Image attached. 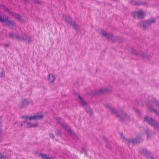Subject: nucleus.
I'll return each instance as SVG.
<instances>
[{
  "mask_svg": "<svg viewBox=\"0 0 159 159\" xmlns=\"http://www.w3.org/2000/svg\"><path fill=\"white\" fill-rule=\"evenodd\" d=\"M49 136L52 139H53L54 138V135L53 134H49Z\"/></svg>",
  "mask_w": 159,
  "mask_h": 159,
  "instance_id": "29",
  "label": "nucleus"
},
{
  "mask_svg": "<svg viewBox=\"0 0 159 159\" xmlns=\"http://www.w3.org/2000/svg\"><path fill=\"white\" fill-rule=\"evenodd\" d=\"M146 134L147 138L148 139H150L151 138V135L152 134L150 130L147 131Z\"/></svg>",
  "mask_w": 159,
  "mask_h": 159,
  "instance_id": "23",
  "label": "nucleus"
},
{
  "mask_svg": "<svg viewBox=\"0 0 159 159\" xmlns=\"http://www.w3.org/2000/svg\"><path fill=\"white\" fill-rule=\"evenodd\" d=\"M101 33L103 36L105 37L109 40H113L114 39V37L111 34L107 33L104 30L102 31Z\"/></svg>",
  "mask_w": 159,
  "mask_h": 159,
  "instance_id": "14",
  "label": "nucleus"
},
{
  "mask_svg": "<svg viewBox=\"0 0 159 159\" xmlns=\"http://www.w3.org/2000/svg\"><path fill=\"white\" fill-rule=\"evenodd\" d=\"M38 125L37 124H32L30 122L27 123V126L28 128H30L31 127H35L37 126Z\"/></svg>",
  "mask_w": 159,
  "mask_h": 159,
  "instance_id": "21",
  "label": "nucleus"
},
{
  "mask_svg": "<svg viewBox=\"0 0 159 159\" xmlns=\"http://www.w3.org/2000/svg\"><path fill=\"white\" fill-rule=\"evenodd\" d=\"M20 125L21 126H22L23 125V124L22 123H21L20 124Z\"/></svg>",
  "mask_w": 159,
  "mask_h": 159,
  "instance_id": "32",
  "label": "nucleus"
},
{
  "mask_svg": "<svg viewBox=\"0 0 159 159\" xmlns=\"http://www.w3.org/2000/svg\"><path fill=\"white\" fill-rule=\"evenodd\" d=\"M3 9L5 11H7L10 15L11 14H12V12L10 11V10L7 7H3Z\"/></svg>",
  "mask_w": 159,
  "mask_h": 159,
  "instance_id": "24",
  "label": "nucleus"
},
{
  "mask_svg": "<svg viewBox=\"0 0 159 159\" xmlns=\"http://www.w3.org/2000/svg\"><path fill=\"white\" fill-rule=\"evenodd\" d=\"M65 21L69 24H70L75 29L78 30L79 29L80 26L76 24L74 22H72V19L69 16H65Z\"/></svg>",
  "mask_w": 159,
  "mask_h": 159,
  "instance_id": "11",
  "label": "nucleus"
},
{
  "mask_svg": "<svg viewBox=\"0 0 159 159\" xmlns=\"http://www.w3.org/2000/svg\"><path fill=\"white\" fill-rule=\"evenodd\" d=\"M48 77L49 82L51 83H53L56 79L55 76L53 74L51 75L50 74H49Z\"/></svg>",
  "mask_w": 159,
  "mask_h": 159,
  "instance_id": "19",
  "label": "nucleus"
},
{
  "mask_svg": "<svg viewBox=\"0 0 159 159\" xmlns=\"http://www.w3.org/2000/svg\"><path fill=\"white\" fill-rule=\"evenodd\" d=\"M147 106L150 111L154 112L159 117V102L155 99H153L149 102Z\"/></svg>",
  "mask_w": 159,
  "mask_h": 159,
  "instance_id": "4",
  "label": "nucleus"
},
{
  "mask_svg": "<svg viewBox=\"0 0 159 159\" xmlns=\"http://www.w3.org/2000/svg\"><path fill=\"white\" fill-rule=\"evenodd\" d=\"M7 156L0 152V159H6Z\"/></svg>",
  "mask_w": 159,
  "mask_h": 159,
  "instance_id": "25",
  "label": "nucleus"
},
{
  "mask_svg": "<svg viewBox=\"0 0 159 159\" xmlns=\"http://www.w3.org/2000/svg\"><path fill=\"white\" fill-rule=\"evenodd\" d=\"M11 15L15 18L19 20H20L21 18V16L18 14L14 13L13 12L12 13Z\"/></svg>",
  "mask_w": 159,
  "mask_h": 159,
  "instance_id": "20",
  "label": "nucleus"
},
{
  "mask_svg": "<svg viewBox=\"0 0 159 159\" xmlns=\"http://www.w3.org/2000/svg\"><path fill=\"white\" fill-rule=\"evenodd\" d=\"M3 75V73H2V74H1V76L2 77V75Z\"/></svg>",
  "mask_w": 159,
  "mask_h": 159,
  "instance_id": "34",
  "label": "nucleus"
},
{
  "mask_svg": "<svg viewBox=\"0 0 159 159\" xmlns=\"http://www.w3.org/2000/svg\"><path fill=\"white\" fill-rule=\"evenodd\" d=\"M78 98L80 103L85 108L86 111L89 114L90 116H92V110L87 103L80 95H79Z\"/></svg>",
  "mask_w": 159,
  "mask_h": 159,
  "instance_id": "9",
  "label": "nucleus"
},
{
  "mask_svg": "<svg viewBox=\"0 0 159 159\" xmlns=\"http://www.w3.org/2000/svg\"><path fill=\"white\" fill-rule=\"evenodd\" d=\"M59 123L65 130L67 131L68 133H70V135L73 138L75 139H78V138L76 134L71 130L70 127L62 122L59 121Z\"/></svg>",
  "mask_w": 159,
  "mask_h": 159,
  "instance_id": "8",
  "label": "nucleus"
},
{
  "mask_svg": "<svg viewBox=\"0 0 159 159\" xmlns=\"http://www.w3.org/2000/svg\"><path fill=\"white\" fill-rule=\"evenodd\" d=\"M130 52L132 53H134V54H136V55H138V54H137V53L135 51V50L134 49H133V48H131V49H130Z\"/></svg>",
  "mask_w": 159,
  "mask_h": 159,
  "instance_id": "26",
  "label": "nucleus"
},
{
  "mask_svg": "<svg viewBox=\"0 0 159 159\" xmlns=\"http://www.w3.org/2000/svg\"><path fill=\"white\" fill-rule=\"evenodd\" d=\"M23 123H25V122H23Z\"/></svg>",
  "mask_w": 159,
  "mask_h": 159,
  "instance_id": "38",
  "label": "nucleus"
},
{
  "mask_svg": "<svg viewBox=\"0 0 159 159\" xmlns=\"http://www.w3.org/2000/svg\"><path fill=\"white\" fill-rule=\"evenodd\" d=\"M141 153L144 154L149 159H154L150 155L149 152L146 149H143L141 152Z\"/></svg>",
  "mask_w": 159,
  "mask_h": 159,
  "instance_id": "15",
  "label": "nucleus"
},
{
  "mask_svg": "<svg viewBox=\"0 0 159 159\" xmlns=\"http://www.w3.org/2000/svg\"><path fill=\"white\" fill-rule=\"evenodd\" d=\"M129 2L133 5H145L146 4V3L145 2H136L134 0H129Z\"/></svg>",
  "mask_w": 159,
  "mask_h": 159,
  "instance_id": "16",
  "label": "nucleus"
},
{
  "mask_svg": "<svg viewBox=\"0 0 159 159\" xmlns=\"http://www.w3.org/2000/svg\"><path fill=\"white\" fill-rule=\"evenodd\" d=\"M67 20H69V19H68V18H67Z\"/></svg>",
  "mask_w": 159,
  "mask_h": 159,
  "instance_id": "36",
  "label": "nucleus"
},
{
  "mask_svg": "<svg viewBox=\"0 0 159 159\" xmlns=\"http://www.w3.org/2000/svg\"><path fill=\"white\" fill-rule=\"evenodd\" d=\"M104 106L110 111L112 113L115 114L122 121H129L131 119V118L130 116L128 115L125 112L122 110L119 113H118L116 112L115 108L111 107L107 103L105 104H104Z\"/></svg>",
  "mask_w": 159,
  "mask_h": 159,
  "instance_id": "1",
  "label": "nucleus"
},
{
  "mask_svg": "<svg viewBox=\"0 0 159 159\" xmlns=\"http://www.w3.org/2000/svg\"><path fill=\"white\" fill-rule=\"evenodd\" d=\"M159 17V16H158Z\"/></svg>",
  "mask_w": 159,
  "mask_h": 159,
  "instance_id": "39",
  "label": "nucleus"
},
{
  "mask_svg": "<svg viewBox=\"0 0 159 159\" xmlns=\"http://www.w3.org/2000/svg\"><path fill=\"white\" fill-rule=\"evenodd\" d=\"M9 37L11 39H16L20 41H27L30 42L32 41V37L29 35H26L25 34L19 35L14 34L12 32H11L9 34Z\"/></svg>",
  "mask_w": 159,
  "mask_h": 159,
  "instance_id": "3",
  "label": "nucleus"
},
{
  "mask_svg": "<svg viewBox=\"0 0 159 159\" xmlns=\"http://www.w3.org/2000/svg\"><path fill=\"white\" fill-rule=\"evenodd\" d=\"M156 21L155 19L153 18L143 22V26L144 28H148Z\"/></svg>",
  "mask_w": 159,
  "mask_h": 159,
  "instance_id": "10",
  "label": "nucleus"
},
{
  "mask_svg": "<svg viewBox=\"0 0 159 159\" xmlns=\"http://www.w3.org/2000/svg\"><path fill=\"white\" fill-rule=\"evenodd\" d=\"M104 106L110 111L112 113L115 114L122 121H129L131 119V118L130 116L128 115L125 112L122 110L119 113H118L116 112L115 108L111 107L107 103L105 104H104Z\"/></svg>",
  "mask_w": 159,
  "mask_h": 159,
  "instance_id": "2",
  "label": "nucleus"
},
{
  "mask_svg": "<svg viewBox=\"0 0 159 159\" xmlns=\"http://www.w3.org/2000/svg\"><path fill=\"white\" fill-rule=\"evenodd\" d=\"M8 18V17L7 16H3V18L0 16V21L5 23V25L8 26L9 28L12 30L16 29L17 27V26L15 21L9 20Z\"/></svg>",
  "mask_w": 159,
  "mask_h": 159,
  "instance_id": "5",
  "label": "nucleus"
},
{
  "mask_svg": "<svg viewBox=\"0 0 159 159\" xmlns=\"http://www.w3.org/2000/svg\"><path fill=\"white\" fill-rule=\"evenodd\" d=\"M108 91V90L106 89H101L95 91V94L96 95H99L100 94L107 92Z\"/></svg>",
  "mask_w": 159,
  "mask_h": 159,
  "instance_id": "18",
  "label": "nucleus"
},
{
  "mask_svg": "<svg viewBox=\"0 0 159 159\" xmlns=\"http://www.w3.org/2000/svg\"><path fill=\"white\" fill-rule=\"evenodd\" d=\"M40 157L43 159H52L49 156L40 153Z\"/></svg>",
  "mask_w": 159,
  "mask_h": 159,
  "instance_id": "22",
  "label": "nucleus"
},
{
  "mask_svg": "<svg viewBox=\"0 0 159 159\" xmlns=\"http://www.w3.org/2000/svg\"><path fill=\"white\" fill-rule=\"evenodd\" d=\"M56 133L57 136H59L61 134V133L58 129H57L56 131Z\"/></svg>",
  "mask_w": 159,
  "mask_h": 159,
  "instance_id": "28",
  "label": "nucleus"
},
{
  "mask_svg": "<svg viewBox=\"0 0 159 159\" xmlns=\"http://www.w3.org/2000/svg\"><path fill=\"white\" fill-rule=\"evenodd\" d=\"M43 117V114H40V119L42 118Z\"/></svg>",
  "mask_w": 159,
  "mask_h": 159,
  "instance_id": "31",
  "label": "nucleus"
},
{
  "mask_svg": "<svg viewBox=\"0 0 159 159\" xmlns=\"http://www.w3.org/2000/svg\"><path fill=\"white\" fill-rule=\"evenodd\" d=\"M4 47L5 48H8L10 46V43H5L3 44Z\"/></svg>",
  "mask_w": 159,
  "mask_h": 159,
  "instance_id": "27",
  "label": "nucleus"
},
{
  "mask_svg": "<svg viewBox=\"0 0 159 159\" xmlns=\"http://www.w3.org/2000/svg\"><path fill=\"white\" fill-rule=\"evenodd\" d=\"M132 15L135 19H142L144 18L145 16L144 12L141 10L132 12Z\"/></svg>",
  "mask_w": 159,
  "mask_h": 159,
  "instance_id": "12",
  "label": "nucleus"
},
{
  "mask_svg": "<svg viewBox=\"0 0 159 159\" xmlns=\"http://www.w3.org/2000/svg\"><path fill=\"white\" fill-rule=\"evenodd\" d=\"M135 111H137V109H135Z\"/></svg>",
  "mask_w": 159,
  "mask_h": 159,
  "instance_id": "35",
  "label": "nucleus"
},
{
  "mask_svg": "<svg viewBox=\"0 0 159 159\" xmlns=\"http://www.w3.org/2000/svg\"><path fill=\"white\" fill-rule=\"evenodd\" d=\"M121 138L124 140L125 142L128 144L132 143L133 144H137L142 141L141 138H138L135 139L125 138L123 134H121Z\"/></svg>",
  "mask_w": 159,
  "mask_h": 159,
  "instance_id": "7",
  "label": "nucleus"
},
{
  "mask_svg": "<svg viewBox=\"0 0 159 159\" xmlns=\"http://www.w3.org/2000/svg\"><path fill=\"white\" fill-rule=\"evenodd\" d=\"M84 148H83L82 151H84Z\"/></svg>",
  "mask_w": 159,
  "mask_h": 159,
  "instance_id": "33",
  "label": "nucleus"
},
{
  "mask_svg": "<svg viewBox=\"0 0 159 159\" xmlns=\"http://www.w3.org/2000/svg\"><path fill=\"white\" fill-rule=\"evenodd\" d=\"M30 104L29 102L26 99H23L21 102V105L20 107L21 108L26 107Z\"/></svg>",
  "mask_w": 159,
  "mask_h": 159,
  "instance_id": "17",
  "label": "nucleus"
},
{
  "mask_svg": "<svg viewBox=\"0 0 159 159\" xmlns=\"http://www.w3.org/2000/svg\"><path fill=\"white\" fill-rule=\"evenodd\" d=\"M144 121L151 125L152 126L159 131V123L155 119L148 116H145L144 119Z\"/></svg>",
  "mask_w": 159,
  "mask_h": 159,
  "instance_id": "6",
  "label": "nucleus"
},
{
  "mask_svg": "<svg viewBox=\"0 0 159 159\" xmlns=\"http://www.w3.org/2000/svg\"><path fill=\"white\" fill-rule=\"evenodd\" d=\"M22 118H24L25 120L28 119L30 120H36L40 119V115L38 114L33 116H23Z\"/></svg>",
  "mask_w": 159,
  "mask_h": 159,
  "instance_id": "13",
  "label": "nucleus"
},
{
  "mask_svg": "<svg viewBox=\"0 0 159 159\" xmlns=\"http://www.w3.org/2000/svg\"><path fill=\"white\" fill-rule=\"evenodd\" d=\"M2 116H0V125L1 124Z\"/></svg>",
  "mask_w": 159,
  "mask_h": 159,
  "instance_id": "30",
  "label": "nucleus"
},
{
  "mask_svg": "<svg viewBox=\"0 0 159 159\" xmlns=\"http://www.w3.org/2000/svg\"><path fill=\"white\" fill-rule=\"evenodd\" d=\"M107 147L108 148H109V147H108L107 146Z\"/></svg>",
  "mask_w": 159,
  "mask_h": 159,
  "instance_id": "37",
  "label": "nucleus"
}]
</instances>
